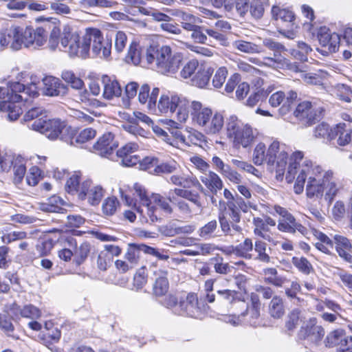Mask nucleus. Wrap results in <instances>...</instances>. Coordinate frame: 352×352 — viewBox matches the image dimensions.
<instances>
[{"label":"nucleus","mask_w":352,"mask_h":352,"mask_svg":"<svg viewBox=\"0 0 352 352\" xmlns=\"http://www.w3.org/2000/svg\"><path fill=\"white\" fill-rule=\"evenodd\" d=\"M303 153L294 152L290 158V162L286 173L288 183L296 180L294 186V192L300 194L303 192L305 183L306 195L314 200L324 198L329 204H331L340 186L331 170H324L321 166L309 160H303Z\"/></svg>","instance_id":"f257e3e1"},{"label":"nucleus","mask_w":352,"mask_h":352,"mask_svg":"<svg viewBox=\"0 0 352 352\" xmlns=\"http://www.w3.org/2000/svg\"><path fill=\"white\" fill-rule=\"evenodd\" d=\"M159 94L160 89L153 88L147 104L149 111L166 116L175 114L179 122H186L189 118L190 100L182 95L164 94L157 101Z\"/></svg>","instance_id":"f03ea898"},{"label":"nucleus","mask_w":352,"mask_h":352,"mask_svg":"<svg viewBox=\"0 0 352 352\" xmlns=\"http://www.w3.org/2000/svg\"><path fill=\"white\" fill-rule=\"evenodd\" d=\"M38 87L35 83L28 86L19 82H10L8 87H0V98L5 100L0 102V111L8 112V119L14 121L23 113L21 103L28 102V97L38 96Z\"/></svg>","instance_id":"7ed1b4c3"},{"label":"nucleus","mask_w":352,"mask_h":352,"mask_svg":"<svg viewBox=\"0 0 352 352\" xmlns=\"http://www.w3.org/2000/svg\"><path fill=\"white\" fill-rule=\"evenodd\" d=\"M47 34L42 28L34 29L32 27H15L10 30L8 35L0 36V48L10 45L15 51L23 47L36 50L45 44Z\"/></svg>","instance_id":"20e7f679"},{"label":"nucleus","mask_w":352,"mask_h":352,"mask_svg":"<svg viewBox=\"0 0 352 352\" xmlns=\"http://www.w3.org/2000/svg\"><path fill=\"white\" fill-rule=\"evenodd\" d=\"M133 189L134 195L139 197L142 204L138 211L146 219V222L150 221L154 223L162 219L160 208L166 214L172 213L170 198L166 199L159 194H153L149 197L145 188L138 183L134 184Z\"/></svg>","instance_id":"39448f33"},{"label":"nucleus","mask_w":352,"mask_h":352,"mask_svg":"<svg viewBox=\"0 0 352 352\" xmlns=\"http://www.w3.org/2000/svg\"><path fill=\"white\" fill-rule=\"evenodd\" d=\"M145 58L151 69L162 74L175 73L181 63L180 57L173 56L170 47L167 45L151 46L146 50Z\"/></svg>","instance_id":"423d86ee"},{"label":"nucleus","mask_w":352,"mask_h":352,"mask_svg":"<svg viewBox=\"0 0 352 352\" xmlns=\"http://www.w3.org/2000/svg\"><path fill=\"white\" fill-rule=\"evenodd\" d=\"M34 131L45 135L50 140H55L60 136L65 135L68 136L65 129L69 128L63 122L58 119L44 120L43 118L36 120L30 126Z\"/></svg>","instance_id":"0eeeda50"},{"label":"nucleus","mask_w":352,"mask_h":352,"mask_svg":"<svg viewBox=\"0 0 352 352\" xmlns=\"http://www.w3.org/2000/svg\"><path fill=\"white\" fill-rule=\"evenodd\" d=\"M89 51L92 52L100 58H108L111 54V43L104 39L100 30L96 28L87 29Z\"/></svg>","instance_id":"6e6552de"},{"label":"nucleus","mask_w":352,"mask_h":352,"mask_svg":"<svg viewBox=\"0 0 352 352\" xmlns=\"http://www.w3.org/2000/svg\"><path fill=\"white\" fill-rule=\"evenodd\" d=\"M318 38L322 49H318L322 54L327 56L338 50L340 43V36L336 32L324 26L321 27L318 32Z\"/></svg>","instance_id":"1a4fd4ad"},{"label":"nucleus","mask_w":352,"mask_h":352,"mask_svg":"<svg viewBox=\"0 0 352 352\" xmlns=\"http://www.w3.org/2000/svg\"><path fill=\"white\" fill-rule=\"evenodd\" d=\"M104 192L105 190L101 185L86 180L81 184L78 198L80 200H87L91 206H97L104 196Z\"/></svg>","instance_id":"9d476101"},{"label":"nucleus","mask_w":352,"mask_h":352,"mask_svg":"<svg viewBox=\"0 0 352 352\" xmlns=\"http://www.w3.org/2000/svg\"><path fill=\"white\" fill-rule=\"evenodd\" d=\"M176 314L195 318H201L202 313L198 305L197 295L189 293L184 299H180Z\"/></svg>","instance_id":"9b49d317"},{"label":"nucleus","mask_w":352,"mask_h":352,"mask_svg":"<svg viewBox=\"0 0 352 352\" xmlns=\"http://www.w3.org/2000/svg\"><path fill=\"white\" fill-rule=\"evenodd\" d=\"M276 148L273 154L272 164L270 168L275 169L278 175H283L288 160V148L283 143L277 140L273 141L270 144H275Z\"/></svg>","instance_id":"f8f14e48"},{"label":"nucleus","mask_w":352,"mask_h":352,"mask_svg":"<svg viewBox=\"0 0 352 352\" xmlns=\"http://www.w3.org/2000/svg\"><path fill=\"white\" fill-rule=\"evenodd\" d=\"M113 138L111 133L104 134L93 146L94 152L101 157L113 160V151L118 146L113 142Z\"/></svg>","instance_id":"ddd939ff"},{"label":"nucleus","mask_w":352,"mask_h":352,"mask_svg":"<svg viewBox=\"0 0 352 352\" xmlns=\"http://www.w3.org/2000/svg\"><path fill=\"white\" fill-rule=\"evenodd\" d=\"M212 112L210 108L203 105L201 102L190 100L189 116L195 126L201 129Z\"/></svg>","instance_id":"4468645a"},{"label":"nucleus","mask_w":352,"mask_h":352,"mask_svg":"<svg viewBox=\"0 0 352 352\" xmlns=\"http://www.w3.org/2000/svg\"><path fill=\"white\" fill-rule=\"evenodd\" d=\"M322 111V108L316 107L311 102L303 101L297 106L294 115L299 120H305L309 124H311L320 118Z\"/></svg>","instance_id":"2eb2a0df"},{"label":"nucleus","mask_w":352,"mask_h":352,"mask_svg":"<svg viewBox=\"0 0 352 352\" xmlns=\"http://www.w3.org/2000/svg\"><path fill=\"white\" fill-rule=\"evenodd\" d=\"M275 144H270L267 148L265 144L260 142L255 146L252 155V160L255 165L260 166L266 163L270 167L272 164V156L276 147Z\"/></svg>","instance_id":"dca6fc26"},{"label":"nucleus","mask_w":352,"mask_h":352,"mask_svg":"<svg viewBox=\"0 0 352 352\" xmlns=\"http://www.w3.org/2000/svg\"><path fill=\"white\" fill-rule=\"evenodd\" d=\"M168 182L184 188H195L202 193H206L205 188L199 179L192 174H175L170 177Z\"/></svg>","instance_id":"f3484780"},{"label":"nucleus","mask_w":352,"mask_h":352,"mask_svg":"<svg viewBox=\"0 0 352 352\" xmlns=\"http://www.w3.org/2000/svg\"><path fill=\"white\" fill-rule=\"evenodd\" d=\"M15 311L16 309L12 307L0 313V329L8 337L18 340L19 337L14 333V326L12 324V320L16 321L19 318Z\"/></svg>","instance_id":"a211bd4d"},{"label":"nucleus","mask_w":352,"mask_h":352,"mask_svg":"<svg viewBox=\"0 0 352 352\" xmlns=\"http://www.w3.org/2000/svg\"><path fill=\"white\" fill-rule=\"evenodd\" d=\"M68 136L63 135L61 140L67 142L70 145H75L76 144H82L88 142L95 138L96 131L92 128H87L81 131L78 135H76L73 129L67 128L65 129Z\"/></svg>","instance_id":"6ab92c4d"},{"label":"nucleus","mask_w":352,"mask_h":352,"mask_svg":"<svg viewBox=\"0 0 352 352\" xmlns=\"http://www.w3.org/2000/svg\"><path fill=\"white\" fill-rule=\"evenodd\" d=\"M43 92L48 96H64L67 92V87L59 78L46 76L43 79Z\"/></svg>","instance_id":"aec40b11"},{"label":"nucleus","mask_w":352,"mask_h":352,"mask_svg":"<svg viewBox=\"0 0 352 352\" xmlns=\"http://www.w3.org/2000/svg\"><path fill=\"white\" fill-rule=\"evenodd\" d=\"M78 41V34L76 32H72L69 28H65L60 36V50L73 56L78 50L76 43Z\"/></svg>","instance_id":"412c9836"},{"label":"nucleus","mask_w":352,"mask_h":352,"mask_svg":"<svg viewBox=\"0 0 352 352\" xmlns=\"http://www.w3.org/2000/svg\"><path fill=\"white\" fill-rule=\"evenodd\" d=\"M278 229L281 232L291 234H294L296 232H298L305 236H307L308 234L307 229L302 224L297 222L292 214H287V217L279 221Z\"/></svg>","instance_id":"4be33fe9"},{"label":"nucleus","mask_w":352,"mask_h":352,"mask_svg":"<svg viewBox=\"0 0 352 352\" xmlns=\"http://www.w3.org/2000/svg\"><path fill=\"white\" fill-rule=\"evenodd\" d=\"M224 123L223 115L218 111H212L201 129L208 135H217L222 130Z\"/></svg>","instance_id":"5701e85b"},{"label":"nucleus","mask_w":352,"mask_h":352,"mask_svg":"<svg viewBox=\"0 0 352 352\" xmlns=\"http://www.w3.org/2000/svg\"><path fill=\"white\" fill-rule=\"evenodd\" d=\"M201 183L206 186V193L210 192L212 195H216L218 190L222 189L223 186V182L220 177L213 171H208L200 176Z\"/></svg>","instance_id":"b1692460"},{"label":"nucleus","mask_w":352,"mask_h":352,"mask_svg":"<svg viewBox=\"0 0 352 352\" xmlns=\"http://www.w3.org/2000/svg\"><path fill=\"white\" fill-rule=\"evenodd\" d=\"M258 135L256 129H254L248 123H245L243 129L240 131L233 145L236 147L248 148L252 145Z\"/></svg>","instance_id":"393cba45"},{"label":"nucleus","mask_w":352,"mask_h":352,"mask_svg":"<svg viewBox=\"0 0 352 352\" xmlns=\"http://www.w3.org/2000/svg\"><path fill=\"white\" fill-rule=\"evenodd\" d=\"M336 250L338 255L345 261L352 263V245L349 240L341 235H335Z\"/></svg>","instance_id":"a878e982"},{"label":"nucleus","mask_w":352,"mask_h":352,"mask_svg":"<svg viewBox=\"0 0 352 352\" xmlns=\"http://www.w3.org/2000/svg\"><path fill=\"white\" fill-rule=\"evenodd\" d=\"M175 135L182 142L188 146H201L206 142L204 134L195 129L186 130V134L177 131Z\"/></svg>","instance_id":"bb28decb"},{"label":"nucleus","mask_w":352,"mask_h":352,"mask_svg":"<svg viewBox=\"0 0 352 352\" xmlns=\"http://www.w3.org/2000/svg\"><path fill=\"white\" fill-rule=\"evenodd\" d=\"M103 85V96L107 100H111L114 97H119L122 94V88L115 78L108 76H103L102 78Z\"/></svg>","instance_id":"cd10ccee"},{"label":"nucleus","mask_w":352,"mask_h":352,"mask_svg":"<svg viewBox=\"0 0 352 352\" xmlns=\"http://www.w3.org/2000/svg\"><path fill=\"white\" fill-rule=\"evenodd\" d=\"M225 124L226 135L234 144L245 123L239 120L236 116H230L227 118Z\"/></svg>","instance_id":"c85d7f7f"},{"label":"nucleus","mask_w":352,"mask_h":352,"mask_svg":"<svg viewBox=\"0 0 352 352\" xmlns=\"http://www.w3.org/2000/svg\"><path fill=\"white\" fill-rule=\"evenodd\" d=\"M65 205V201L60 197L54 195L48 198L45 202L41 203L39 208L42 211L47 212H59L63 213L65 209L63 206Z\"/></svg>","instance_id":"c756f323"},{"label":"nucleus","mask_w":352,"mask_h":352,"mask_svg":"<svg viewBox=\"0 0 352 352\" xmlns=\"http://www.w3.org/2000/svg\"><path fill=\"white\" fill-rule=\"evenodd\" d=\"M253 249L256 255H253L252 259H255L265 263L270 262V253L271 252V248H267V245L265 242L259 239L256 240Z\"/></svg>","instance_id":"7c9ffc66"},{"label":"nucleus","mask_w":352,"mask_h":352,"mask_svg":"<svg viewBox=\"0 0 352 352\" xmlns=\"http://www.w3.org/2000/svg\"><path fill=\"white\" fill-rule=\"evenodd\" d=\"M69 243L71 244L74 243L76 246V250L74 252V261L76 265H80L86 260L90 252V244L89 243L85 241L79 246H77L76 241L74 239H71Z\"/></svg>","instance_id":"2f4dec72"},{"label":"nucleus","mask_w":352,"mask_h":352,"mask_svg":"<svg viewBox=\"0 0 352 352\" xmlns=\"http://www.w3.org/2000/svg\"><path fill=\"white\" fill-rule=\"evenodd\" d=\"M232 47L241 52L246 54H259L263 52V48L254 43L243 39H238L232 43Z\"/></svg>","instance_id":"473e14b6"},{"label":"nucleus","mask_w":352,"mask_h":352,"mask_svg":"<svg viewBox=\"0 0 352 352\" xmlns=\"http://www.w3.org/2000/svg\"><path fill=\"white\" fill-rule=\"evenodd\" d=\"M26 160L24 157L21 155H13V160H12V166L14 168V182L18 184L20 183L26 172L25 168Z\"/></svg>","instance_id":"72a5a7b5"},{"label":"nucleus","mask_w":352,"mask_h":352,"mask_svg":"<svg viewBox=\"0 0 352 352\" xmlns=\"http://www.w3.org/2000/svg\"><path fill=\"white\" fill-rule=\"evenodd\" d=\"M212 72L209 68L199 65L195 75L192 78V82L194 85L203 88L206 87L210 80Z\"/></svg>","instance_id":"f704fd0d"},{"label":"nucleus","mask_w":352,"mask_h":352,"mask_svg":"<svg viewBox=\"0 0 352 352\" xmlns=\"http://www.w3.org/2000/svg\"><path fill=\"white\" fill-rule=\"evenodd\" d=\"M268 311L272 318H280L285 312L283 298L280 296H274L269 304Z\"/></svg>","instance_id":"c9c22d12"},{"label":"nucleus","mask_w":352,"mask_h":352,"mask_svg":"<svg viewBox=\"0 0 352 352\" xmlns=\"http://www.w3.org/2000/svg\"><path fill=\"white\" fill-rule=\"evenodd\" d=\"M254 245L251 239L246 238L242 243L237 245L233 250V252L245 259H252L253 254L251 252L253 250Z\"/></svg>","instance_id":"e433bc0d"},{"label":"nucleus","mask_w":352,"mask_h":352,"mask_svg":"<svg viewBox=\"0 0 352 352\" xmlns=\"http://www.w3.org/2000/svg\"><path fill=\"white\" fill-rule=\"evenodd\" d=\"M307 336L311 340L318 342L321 340L324 335V329L316 324V319H311L305 328Z\"/></svg>","instance_id":"4c0bfd02"},{"label":"nucleus","mask_w":352,"mask_h":352,"mask_svg":"<svg viewBox=\"0 0 352 352\" xmlns=\"http://www.w3.org/2000/svg\"><path fill=\"white\" fill-rule=\"evenodd\" d=\"M334 133H336L335 127L330 128L329 124L324 122L318 124L314 130L316 138L326 139L329 141L334 140Z\"/></svg>","instance_id":"58836bf2"},{"label":"nucleus","mask_w":352,"mask_h":352,"mask_svg":"<svg viewBox=\"0 0 352 352\" xmlns=\"http://www.w3.org/2000/svg\"><path fill=\"white\" fill-rule=\"evenodd\" d=\"M217 294L221 299L226 300L227 302L232 304L236 302H240L242 305H245V302L242 300V295L231 289L218 290Z\"/></svg>","instance_id":"ea45409f"},{"label":"nucleus","mask_w":352,"mask_h":352,"mask_svg":"<svg viewBox=\"0 0 352 352\" xmlns=\"http://www.w3.org/2000/svg\"><path fill=\"white\" fill-rule=\"evenodd\" d=\"M16 309V314H20V316L23 318L30 319H37L41 316V311L32 305H25L23 308L14 307Z\"/></svg>","instance_id":"a19ab883"},{"label":"nucleus","mask_w":352,"mask_h":352,"mask_svg":"<svg viewBox=\"0 0 352 352\" xmlns=\"http://www.w3.org/2000/svg\"><path fill=\"white\" fill-rule=\"evenodd\" d=\"M158 161L159 160L157 157L153 156L145 157L142 160H140V169L146 170L150 174L156 175Z\"/></svg>","instance_id":"79ce46f5"},{"label":"nucleus","mask_w":352,"mask_h":352,"mask_svg":"<svg viewBox=\"0 0 352 352\" xmlns=\"http://www.w3.org/2000/svg\"><path fill=\"white\" fill-rule=\"evenodd\" d=\"M217 229V222L212 220L205 224L198 230L199 236L204 240H209L216 236L214 234Z\"/></svg>","instance_id":"37998d69"},{"label":"nucleus","mask_w":352,"mask_h":352,"mask_svg":"<svg viewBox=\"0 0 352 352\" xmlns=\"http://www.w3.org/2000/svg\"><path fill=\"white\" fill-rule=\"evenodd\" d=\"M300 72V77L307 84L320 85L322 84V79L324 77V72L320 71L318 74L316 73H305L299 70L296 67V72Z\"/></svg>","instance_id":"c03bdc74"},{"label":"nucleus","mask_w":352,"mask_h":352,"mask_svg":"<svg viewBox=\"0 0 352 352\" xmlns=\"http://www.w3.org/2000/svg\"><path fill=\"white\" fill-rule=\"evenodd\" d=\"M179 16L181 19L182 28L188 31L196 28L197 23L200 22L199 18L190 13L182 12Z\"/></svg>","instance_id":"a18cd8bd"},{"label":"nucleus","mask_w":352,"mask_h":352,"mask_svg":"<svg viewBox=\"0 0 352 352\" xmlns=\"http://www.w3.org/2000/svg\"><path fill=\"white\" fill-rule=\"evenodd\" d=\"M80 175L78 173H74L67 179L65 184V190L70 194L78 193L80 190Z\"/></svg>","instance_id":"49530a36"},{"label":"nucleus","mask_w":352,"mask_h":352,"mask_svg":"<svg viewBox=\"0 0 352 352\" xmlns=\"http://www.w3.org/2000/svg\"><path fill=\"white\" fill-rule=\"evenodd\" d=\"M87 30L84 36H80L78 34V41L76 43L77 53L73 54V56H78L85 58L89 55V44H88Z\"/></svg>","instance_id":"de8ad7c7"},{"label":"nucleus","mask_w":352,"mask_h":352,"mask_svg":"<svg viewBox=\"0 0 352 352\" xmlns=\"http://www.w3.org/2000/svg\"><path fill=\"white\" fill-rule=\"evenodd\" d=\"M61 77L74 89H80L84 86L83 81L79 77L76 76L72 71H63L62 72Z\"/></svg>","instance_id":"09e8293b"},{"label":"nucleus","mask_w":352,"mask_h":352,"mask_svg":"<svg viewBox=\"0 0 352 352\" xmlns=\"http://www.w3.org/2000/svg\"><path fill=\"white\" fill-rule=\"evenodd\" d=\"M344 124H339L335 126L336 133H334V139L338 137L337 143L340 146L347 144L351 139V134L344 129Z\"/></svg>","instance_id":"8fccbe9b"},{"label":"nucleus","mask_w":352,"mask_h":352,"mask_svg":"<svg viewBox=\"0 0 352 352\" xmlns=\"http://www.w3.org/2000/svg\"><path fill=\"white\" fill-rule=\"evenodd\" d=\"M166 274V272H162V276L155 280L153 292L156 296H163L168 290V281L165 276Z\"/></svg>","instance_id":"3c124183"},{"label":"nucleus","mask_w":352,"mask_h":352,"mask_svg":"<svg viewBox=\"0 0 352 352\" xmlns=\"http://www.w3.org/2000/svg\"><path fill=\"white\" fill-rule=\"evenodd\" d=\"M195 230L194 225H185L184 226L173 228L172 226H166L164 228V232L168 236H174L179 234H191Z\"/></svg>","instance_id":"603ef678"},{"label":"nucleus","mask_w":352,"mask_h":352,"mask_svg":"<svg viewBox=\"0 0 352 352\" xmlns=\"http://www.w3.org/2000/svg\"><path fill=\"white\" fill-rule=\"evenodd\" d=\"M273 18L276 20L280 19L285 22H292L294 19V13L286 9H280L278 6H273L272 8Z\"/></svg>","instance_id":"864d4df0"},{"label":"nucleus","mask_w":352,"mask_h":352,"mask_svg":"<svg viewBox=\"0 0 352 352\" xmlns=\"http://www.w3.org/2000/svg\"><path fill=\"white\" fill-rule=\"evenodd\" d=\"M250 1V0H234L233 9L228 12L244 17L248 13Z\"/></svg>","instance_id":"5fc2aeb1"},{"label":"nucleus","mask_w":352,"mask_h":352,"mask_svg":"<svg viewBox=\"0 0 352 352\" xmlns=\"http://www.w3.org/2000/svg\"><path fill=\"white\" fill-rule=\"evenodd\" d=\"M292 264L302 273L309 274L313 270L310 262L305 257L294 256L292 259Z\"/></svg>","instance_id":"6e6d98bb"},{"label":"nucleus","mask_w":352,"mask_h":352,"mask_svg":"<svg viewBox=\"0 0 352 352\" xmlns=\"http://www.w3.org/2000/svg\"><path fill=\"white\" fill-rule=\"evenodd\" d=\"M119 205V201L116 197H107L102 204V212L107 216H111L116 213Z\"/></svg>","instance_id":"4d7b16f0"},{"label":"nucleus","mask_w":352,"mask_h":352,"mask_svg":"<svg viewBox=\"0 0 352 352\" xmlns=\"http://www.w3.org/2000/svg\"><path fill=\"white\" fill-rule=\"evenodd\" d=\"M127 62L131 61L135 65H138L141 62V54L138 50V44L133 41L130 45L129 49L126 56Z\"/></svg>","instance_id":"13d9d810"},{"label":"nucleus","mask_w":352,"mask_h":352,"mask_svg":"<svg viewBox=\"0 0 352 352\" xmlns=\"http://www.w3.org/2000/svg\"><path fill=\"white\" fill-rule=\"evenodd\" d=\"M265 8L261 0H251L249 4V10L251 16L256 19H261L264 14Z\"/></svg>","instance_id":"bf43d9fd"},{"label":"nucleus","mask_w":352,"mask_h":352,"mask_svg":"<svg viewBox=\"0 0 352 352\" xmlns=\"http://www.w3.org/2000/svg\"><path fill=\"white\" fill-rule=\"evenodd\" d=\"M179 167V164L175 161H169L162 163L158 162L156 175L176 173Z\"/></svg>","instance_id":"052dcab7"},{"label":"nucleus","mask_w":352,"mask_h":352,"mask_svg":"<svg viewBox=\"0 0 352 352\" xmlns=\"http://www.w3.org/2000/svg\"><path fill=\"white\" fill-rule=\"evenodd\" d=\"M173 191L176 195L192 202L197 206H201L197 193H193L191 190L182 188H175Z\"/></svg>","instance_id":"680f3d73"},{"label":"nucleus","mask_w":352,"mask_h":352,"mask_svg":"<svg viewBox=\"0 0 352 352\" xmlns=\"http://www.w3.org/2000/svg\"><path fill=\"white\" fill-rule=\"evenodd\" d=\"M270 276L265 278V281L276 287H282L287 281V278L277 276V270L275 268H270L267 270Z\"/></svg>","instance_id":"e2e57ef3"},{"label":"nucleus","mask_w":352,"mask_h":352,"mask_svg":"<svg viewBox=\"0 0 352 352\" xmlns=\"http://www.w3.org/2000/svg\"><path fill=\"white\" fill-rule=\"evenodd\" d=\"M232 164L239 169L244 170L248 173H250L257 177H259L261 175V172L256 169L254 166H253L251 164L241 161L239 160L233 159L232 160Z\"/></svg>","instance_id":"0e129e2a"},{"label":"nucleus","mask_w":352,"mask_h":352,"mask_svg":"<svg viewBox=\"0 0 352 352\" xmlns=\"http://www.w3.org/2000/svg\"><path fill=\"white\" fill-rule=\"evenodd\" d=\"M199 67V65L197 60H191L188 61L182 69L181 76L184 78H192Z\"/></svg>","instance_id":"69168bd1"},{"label":"nucleus","mask_w":352,"mask_h":352,"mask_svg":"<svg viewBox=\"0 0 352 352\" xmlns=\"http://www.w3.org/2000/svg\"><path fill=\"white\" fill-rule=\"evenodd\" d=\"M140 250L139 245H131L127 252L125 254V258L127 260V262L130 264L131 267H134V266L138 263L139 257H140Z\"/></svg>","instance_id":"338daca9"},{"label":"nucleus","mask_w":352,"mask_h":352,"mask_svg":"<svg viewBox=\"0 0 352 352\" xmlns=\"http://www.w3.org/2000/svg\"><path fill=\"white\" fill-rule=\"evenodd\" d=\"M343 337V330L338 329L331 332L326 338V346L333 347L340 345V340Z\"/></svg>","instance_id":"774afa93"}]
</instances>
